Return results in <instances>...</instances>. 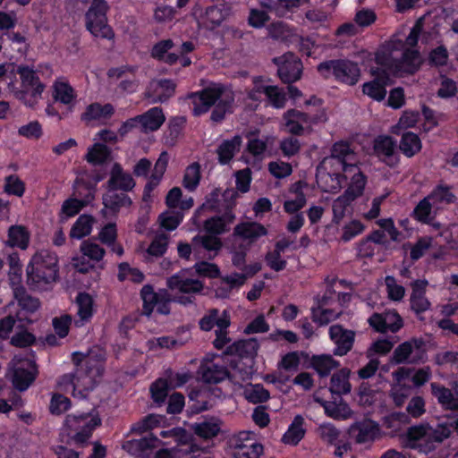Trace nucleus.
I'll return each mask as SVG.
<instances>
[{"label": "nucleus", "instance_id": "nucleus-1", "mask_svg": "<svg viewBox=\"0 0 458 458\" xmlns=\"http://www.w3.org/2000/svg\"><path fill=\"white\" fill-rule=\"evenodd\" d=\"M421 30L422 25L418 21L408 36L400 33L394 35L377 52V64L396 76L416 72L422 64V58L412 47L417 45Z\"/></svg>", "mask_w": 458, "mask_h": 458}, {"label": "nucleus", "instance_id": "nucleus-2", "mask_svg": "<svg viewBox=\"0 0 458 458\" xmlns=\"http://www.w3.org/2000/svg\"><path fill=\"white\" fill-rule=\"evenodd\" d=\"M105 355L90 351L76 363L73 373L64 375L58 381L63 391L72 390L74 397L85 398L94 389L103 374Z\"/></svg>", "mask_w": 458, "mask_h": 458}, {"label": "nucleus", "instance_id": "nucleus-3", "mask_svg": "<svg viewBox=\"0 0 458 458\" xmlns=\"http://www.w3.org/2000/svg\"><path fill=\"white\" fill-rule=\"evenodd\" d=\"M349 162H356V155L343 142L333 146L331 155L325 157L317 168L318 186L325 192L336 193L342 189Z\"/></svg>", "mask_w": 458, "mask_h": 458}, {"label": "nucleus", "instance_id": "nucleus-4", "mask_svg": "<svg viewBox=\"0 0 458 458\" xmlns=\"http://www.w3.org/2000/svg\"><path fill=\"white\" fill-rule=\"evenodd\" d=\"M453 428L450 423H437L436 426L420 423L406 430L402 437V443L406 448L428 454L450 437Z\"/></svg>", "mask_w": 458, "mask_h": 458}, {"label": "nucleus", "instance_id": "nucleus-5", "mask_svg": "<svg viewBox=\"0 0 458 458\" xmlns=\"http://www.w3.org/2000/svg\"><path fill=\"white\" fill-rule=\"evenodd\" d=\"M193 112L199 115L208 111L210 106L216 104L211 119L220 122L226 113H231L234 101V95L231 89L220 84L211 85L200 92L191 96Z\"/></svg>", "mask_w": 458, "mask_h": 458}, {"label": "nucleus", "instance_id": "nucleus-6", "mask_svg": "<svg viewBox=\"0 0 458 458\" xmlns=\"http://www.w3.org/2000/svg\"><path fill=\"white\" fill-rule=\"evenodd\" d=\"M26 274L28 284L33 289L47 290L57 279V256L47 250L37 251L27 266Z\"/></svg>", "mask_w": 458, "mask_h": 458}, {"label": "nucleus", "instance_id": "nucleus-7", "mask_svg": "<svg viewBox=\"0 0 458 458\" xmlns=\"http://www.w3.org/2000/svg\"><path fill=\"white\" fill-rule=\"evenodd\" d=\"M101 425L97 411L74 412L65 417L63 430L72 443L82 445L89 441L93 431Z\"/></svg>", "mask_w": 458, "mask_h": 458}, {"label": "nucleus", "instance_id": "nucleus-8", "mask_svg": "<svg viewBox=\"0 0 458 458\" xmlns=\"http://www.w3.org/2000/svg\"><path fill=\"white\" fill-rule=\"evenodd\" d=\"M108 4L106 0H92L86 13V28L95 38L113 39L114 31L107 24Z\"/></svg>", "mask_w": 458, "mask_h": 458}, {"label": "nucleus", "instance_id": "nucleus-9", "mask_svg": "<svg viewBox=\"0 0 458 458\" xmlns=\"http://www.w3.org/2000/svg\"><path fill=\"white\" fill-rule=\"evenodd\" d=\"M18 73L21 80V89L15 95L26 106L31 107L40 98L45 86L39 81L35 72L28 66H20Z\"/></svg>", "mask_w": 458, "mask_h": 458}, {"label": "nucleus", "instance_id": "nucleus-10", "mask_svg": "<svg viewBox=\"0 0 458 458\" xmlns=\"http://www.w3.org/2000/svg\"><path fill=\"white\" fill-rule=\"evenodd\" d=\"M318 70L324 77H328L332 73L336 80L348 85L356 84L360 78L358 65L347 60L325 62L318 65Z\"/></svg>", "mask_w": 458, "mask_h": 458}, {"label": "nucleus", "instance_id": "nucleus-11", "mask_svg": "<svg viewBox=\"0 0 458 458\" xmlns=\"http://www.w3.org/2000/svg\"><path fill=\"white\" fill-rule=\"evenodd\" d=\"M284 126L287 132L301 135L311 131L314 124L326 122L327 115L324 112H321L310 116L301 111L291 109L284 113Z\"/></svg>", "mask_w": 458, "mask_h": 458}, {"label": "nucleus", "instance_id": "nucleus-12", "mask_svg": "<svg viewBox=\"0 0 458 458\" xmlns=\"http://www.w3.org/2000/svg\"><path fill=\"white\" fill-rule=\"evenodd\" d=\"M12 382L19 391H25L35 380L38 369L34 360L29 357L16 355L12 360Z\"/></svg>", "mask_w": 458, "mask_h": 458}, {"label": "nucleus", "instance_id": "nucleus-13", "mask_svg": "<svg viewBox=\"0 0 458 458\" xmlns=\"http://www.w3.org/2000/svg\"><path fill=\"white\" fill-rule=\"evenodd\" d=\"M230 446L233 458H259L264 451L250 431H242L232 437Z\"/></svg>", "mask_w": 458, "mask_h": 458}, {"label": "nucleus", "instance_id": "nucleus-14", "mask_svg": "<svg viewBox=\"0 0 458 458\" xmlns=\"http://www.w3.org/2000/svg\"><path fill=\"white\" fill-rule=\"evenodd\" d=\"M229 7L224 4L211 5L205 9L195 6L192 12L199 27L208 30H213L219 27L229 16Z\"/></svg>", "mask_w": 458, "mask_h": 458}, {"label": "nucleus", "instance_id": "nucleus-15", "mask_svg": "<svg viewBox=\"0 0 458 458\" xmlns=\"http://www.w3.org/2000/svg\"><path fill=\"white\" fill-rule=\"evenodd\" d=\"M253 88L248 93L250 99L254 101H260L262 96H265L269 104L275 108H283L285 106L286 95L283 89L270 85L268 82L261 78L253 80Z\"/></svg>", "mask_w": 458, "mask_h": 458}, {"label": "nucleus", "instance_id": "nucleus-16", "mask_svg": "<svg viewBox=\"0 0 458 458\" xmlns=\"http://www.w3.org/2000/svg\"><path fill=\"white\" fill-rule=\"evenodd\" d=\"M357 158L356 162H349L344 174V181H348V183L343 194L344 198L353 201L362 196L367 184V177L357 165Z\"/></svg>", "mask_w": 458, "mask_h": 458}, {"label": "nucleus", "instance_id": "nucleus-17", "mask_svg": "<svg viewBox=\"0 0 458 458\" xmlns=\"http://www.w3.org/2000/svg\"><path fill=\"white\" fill-rule=\"evenodd\" d=\"M425 359L424 342L420 339H411L400 344L394 352L396 363H414Z\"/></svg>", "mask_w": 458, "mask_h": 458}, {"label": "nucleus", "instance_id": "nucleus-18", "mask_svg": "<svg viewBox=\"0 0 458 458\" xmlns=\"http://www.w3.org/2000/svg\"><path fill=\"white\" fill-rule=\"evenodd\" d=\"M274 63L277 65L278 75L284 82L291 83L301 78L302 64L293 53L274 58Z\"/></svg>", "mask_w": 458, "mask_h": 458}, {"label": "nucleus", "instance_id": "nucleus-19", "mask_svg": "<svg viewBox=\"0 0 458 458\" xmlns=\"http://www.w3.org/2000/svg\"><path fill=\"white\" fill-rule=\"evenodd\" d=\"M375 155L389 166H394L399 162L396 151V141L390 136L379 135L373 144Z\"/></svg>", "mask_w": 458, "mask_h": 458}, {"label": "nucleus", "instance_id": "nucleus-20", "mask_svg": "<svg viewBox=\"0 0 458 458\" xmlns=\"http://www.w3.org/2000/svg\"><path fill=\"white\" fill-rule=\"evenodd\" d=\"M170 290L184 293H199L203 288V284L199 279L193 278L189 270H182L172 276L167 280Z\"/></svg>", "mask_w": 458, "mask_h": 458}, {"label": "nucleus", "instance_id": "nucleus-21", "mask_svg": "<svg viewBox=\"0 0 458 458\" xmlns=\"http://www.w3.org/2000/svg\"><path fill=\"white\" fill-rule=\"evenodd\" d=\"M221 247L222 242L216 235H196L193 238V255L196 259H212Z\"/></svg>", "mask_w": 458, "mask_h": 458}, {"label": "nucleus", "instance_id": "nucleus-22", "mask_svg": "<svg viewBox=\"0 0 458 458\" xmlns=\"http://www.w3.org/2000/svg\"><path fill=\"white\" fill-rule=\"evenodd\" d=\"M369 323L377 332H397L403 327L401 317L395 311H386L384 314L375 313L369 318Z\"/></svg>", "mask_w": 458, "mask_h": 458}, {"label": "nucleus", "instance_id": "nucleus-23", "mask_svg": "<svg viewBox=\"0 0 458 458\" xmlns=\"http://www.w3.org/2000/svg\"><path fill=\"white\" fill-rule=\"evenodd\" d=\"M350 433L359 444L373 442L380 437V428L377 423L371 420L356 422L350 427Z\"/></svg>", "mask_w": 458, "mask_h": 458}, {"label": "nucleus", "instance_id": "nucleus-24", "mask_svg": "<svg viewBox=\"0 0 458 458\" xmlns=\"http://www.w3.org/2000/svg\"><path fill=\"white\" fill-rule=\"evenodd\" d=\"M114 111V106L111 104L93 103L86 107L81 118L87 124H103L112 116Z\"/></svg>", "mask_w": 458, "mask_h": 458}, {"label": "nucleus", "instance_id": "nucleus-25", "mask_svg": "<svg viewBox=\"0 0 458 458\" xmlns=\"http://www.w3.org/2000/svg\"><path fill=\"white\" fill-rule=\"evenodd\" d=\"M329 335L335 344L334 351L335 355H345L352 349L354 342V333L352 331L334 325L329 328Z\"/></svg>", "mask_w": 458, "mask_h": 458}, {"label": "nucleus", "instance_id": "nucleus-26", "mask_svg": "<svg viewBox=\"0 0 458 458\" xmlns=\"http://www.w3.org/2000/svg\"><path fill=\"white\" fill-rule=\"evenodd\" d=\"M315 402L318 403L323 408L327 416L334 420H347L352 416V411L350 406L343 401L342 398L330 402L324 401L318 396L315 395Z\"/></svg>", "mask_w": 458, "mask_h": 458}, {"label": "nucleus", "instance_id": "nucleus-27", "mask_svg": "<svg viewBox=\"0 0 458 458\" xmlns=\"http://www.w3.org/2000/svg\"><path fill=\"white\" fill-rule=\"evenodd\" d=\"M393 377L396 383L392 386L391 395L395 404L397 406H401L404 403L411 392L410 386H406L402 383L403 380L409 377V370L400 368L396 371L393 372Z\"/></svg>", "mask_w": 458, "mask_h": 458}, {"label": "nucleus", "instance_id": "nucleus-28", "mask_svg": "<svg viewBox=\"0 0 458 458\" xmlns=\"http://www.w3.org/2000/svg\"><path fill=\"white\" fill-rule=\"evenodd\" d=\"M110 191L122 190L131 191L135 186V182L130 173L123 171L119 164H114L112 167L110 179L108 181Z\"/></svg>", "mask_w": 458, "mask_h": 458}, {"label": "nucleus", "instance_id": "nucleus-29", "mask_svg": "<svg viewBox=\"0 0 458 458\" xmlns=\"http://www.w3.org/2000/svg\"><path fill=\"white\" fill-rule=\"evenodd\" d=\"M267 233V229L262 225L256 222H243L235 226L233 237H239L252 243Z\"/></svg>", "mask_w": 458, "mask_h": 458}, {"label": "nucleus", "instance_id": "nucleus-30", "mask_svg": "<svg viewBox=\"0 0 458 458\" xmlns=\"http://www.w3.org/2000/svg\"><path fill=\"white\" fill-rule=\"evenodd\" d=\"M136 117L139 128L144 132L157 131L165 119L162 109L159 107L150 108L145 114Z\"/></svg>", "mask_w": 458, "mask_h": 458}, {"label": "nucleus", "instance_id": "nucleus-31", "mask_svg": "<svg viewBox=\"0 0 458 458\" xmlns=\"http://www.w3.org/2000/svg\"><path fill=\"white\" fill-rule=\"evenodd\" d=\"M174 91V84L168 80L153 81L150 82L147 96L153 103L167 100Z\"/></svg>", "mask_w": 458, "mask_h": 458}, {"label": "nucleus", "instance_id": "nucleus-32", "mask_svg": "<svg viewBox=\"0 0 458 458\" xmlns=\"http://www.w3.org/2000/svg\"><path fill=\"white\" fill-rule=\"evenodd\" d=\"M53 97L55 100L65 106H72L75 103L77 94L65 79L59 78L54 82Z\"/></svg>", "mask_w": 458, "mask_h": 458}, {"label": "nucleus", "instance_id": "nucleus-33", "mask_svg": "<svg viewBox=\"0 0 458 458\" xmlns=\"http://www.w3.org/2000/svg\"><path fill=\"white\" fill-rule=\"evenodd\" d=\"M235 216L231 211L225 212L223 216H215L207 219L204 224L205 231L213 235L225 233L229 230Z\"/></svg>", "mask_w": 458, "mask_h": 458}, {"label": "nucleus", "instance_id": "nucleus-34", "mask_svg": "<svg viewBox=\"0 0 458 458\" xmlns=\"http://www.w3.org/2000/svg\"><path fill=\"white\" fill-rule=\"evenodd\" d=\"M305 433L304 418L301 415H296L283 435L282 442L288 445H297L304 437Z\"/></svg>", "mask_w": 458, "mask_h": 458}, {"label": "nucleus", "instance_id": "nucleus-35", "mask_svg": "<svg viewBox=\"0 0 458 458\" xmlns=\"http://www.w3.org/2000/svg\"><path fill=\"white\" fill-rule=\"evenodd\" d=\"M246 275L243 273H233L224 276L220 285L216 289V294L220 298H226L233 290H238L246 282Z\"/></svg>", "mask_w": 458, "mask_h": 458}, {"label": "nucleus", "instance_id": "nucleus-36", "mask_svg": "<svg viewBox=\"0 0 458 458\" xmlns=\"http://www.w3.org/2000/svg\"><path fill=\"white\" fill-rule=\"evenodd\" d=\"M427 284L428 282L425 280H417L412 284L411 305L416 313L423 312L429 309L430 303L425 297Z\"/></svg>", "mask_w": 458, "mask_h": 458}, {"label": "nucleus", "instance_id": "nucleus-37", "mask_svg": "<svg viewBox=\"0 0 458 458\" xmlns=\"http://www.w3.org/2000/svg\"><path fill=\"white\" fill-rule=\"evenodd\" d=\"M78 306L77 315L80 318L76 321L77 326H81L91 319L95 312V303L93 298L86 293H81L76 297Z\"/></svg>", "mask_w": 458, "mask_h": 458}, {"label": "nucleus", "instance_id": "nucleus-38", "mask_svg": "<svg viewBox=\"0 0 458 458\" xmlns=\"http://www.w3.org/2000/svg\"><path fill=\"white\" fill-rule=\"evenodd\" d=\"M203 380L207 383H219L226 378L228 373L225 366L205 360L200 367Z\"/></svg>", "mask_w": 458, "mask_h": 458}, {"label": "nucleus", "instance_id": "nucleus-39", "mask_svg": "<svg viewBox=\"0 0 458 458\" xmlns=\"http://www.w3.org/2000/svg\"><path fill=\"white\" fill-rule=\"evenodd\" d=\"M431 390L433 395L443 407L449 410H458V390L453 392L436 383L431 384Z\"/></svg>", "mask_w": 458, "mask_h": 458}, {"label": "nucleus", "instance_id": "nucleus-40", "mask_svg": "<svg viewBox=\"0 0 458 458\" xmlns=\"http://www.w3.org/2000/svg\"><path fill=\"white\" fill-rule=\"evenodd\" d=\"M168 161L169 156L167 152H162L155 164L151 178L145 187L144 199H147L149 196V192L159 183L166 170Z\"/></svg>", "mask_w": 458, "mask_h": 458}, {"label": "nucleus", "instance_id": "nucleus-41", "mask_svg": "<svg viewBox=\"0 0 458 458\" xmlns=\"http://www.w3.org/2000/svg\"><path fill=\"white\" fill-rule=\"evenodd\" d=\"M14 296L21 310L18 313V318L21 321L24 319L22 317V311L32 313L39 308L38 300L29 295L23 287L15 288Z\"/></svg>", "mask_w": 458, "mask_h": 458}, {"label": "nucleus", "instance_id": "nucleus-42", "mask_svg": "<svg viewBox=\"0 0 458 458\" xmlns=\"http://www.w3.org/2000/svg\"><path fill=\"white\" fill-rule=\"evenodd\" d=\"M94 217L89 215H81L72 225L70 231V237L81 240L90 234L94 225Z\"/></svg>", "mask_w": 458, "mask_h": 458}, {"label": "nucleus", "instance_id": "nucleus-43", "mask_svg": "<svg viewBox=\"0 0 458 458\" xmlns=\"http://www.w3.org/2000/svg\"><path fill=\"white\" fill-rule=\"evenodd\" d=\"M241 145L242 138L238 135L223 141L217 148L219 162L223 165L229 163L234 154L239 151Z\"/></svg>", "mask_w": 458, "mask_h": 458}, {"label": "nucleus", "instance_id": "nucleus-44", "mask_svg": "<svg viewBox=\"0 0 458 458\" xmlns=\"http://www.w3.org/2000/svg\"><path fill=\"white\" fill-rule=\"evenodd\" d=\"M350 369H342L331 377L330 392L334 394H344L351 391L349 382Z\"/></svg>", "mask_w": 458, "mask_h": 458}, {"label": "nucleus", "instance_id": "nucleus-45", "mask_svg": "<svg viewBox=\"0 0 458 458\" xmlns=\"http://www.w3.org/2000/svg\"><path fill=\"white\" fill-rule=\"evenodd\" d=\"M30 242V233L24 226L13 225L8 230L7 244L26 250Z\"/></svg>", "mask_w": 458, "mask_h": 458}, {"label": "nucleus", "instance_id": "nucleus-46", "mask_svg": "<svg viewBox=\"0 0 458 458\" xmlns=\"http://www.w3.org/2000/svg\"><path fill=\"white\" fill-rule=\"evenodd\" d=\"M310 364L321 377L327 376L334 369L339 366V362L328 354L313 356L310 360Z\"/></svg>", "mask_w": 458, "mask_h": 458}, {"label": "nucleus", "instance_id": "nucleus-47", "mask_svg": "<svg viewBox=\"0 0 458 458\" xmlns=\"http://www.w3.org/2000/svg\"><path fill=\"white\" fill-rule=\"evenodd\" d=\"M173 46L174 44L172 40H162L153 47L151 55L154 58L162 60L169 64H173L179 60V55L177 54L174 52L168 53Z\"/></svg>", "mask_w": 458, "mask_h": 458}, {"label": "nucleus", "instance_id": "nucleus-48", "mask_svg": "<svg viewBox=\"0 0 458 458\" xmlns=\"http://www.w3.org/2000/svg\"><path fill=\"white\" fill-rule=\"evenodd\" d=\"M422 144L419 136L413 132H406L403 135L400 141V150L407 157H411L419 153L421 149Z\"/></svg>", "mask_w": 458, "mask_h": 458}, {"label": "nucleus", "instance_id": "nucleus-49", "mask_svg": "<svg viewBox=\"0 0 458 458\" xmlns=\"http://www.w3.org/2000/svg\"><path fill=\"white\" fill-rule=\"evenodd\" d=\"M327 301L325 297L321 305L312 310L313 320L320 326L327 325L335 319L341 313L340 310L327 307Z\"/></svg>", "mask_w": 458, "mask_h": 458}, {"label": "nucleus", "instance_id": "nucleus-50", "mask_svg": "<svg viewBox=\"0 0 458 458\" xmlns=\"http://www.w3.org/2000/svg\"><path fill=\"white\" fill-rule=\"evenodd\" d=\"M168 241L164 235L157 236L148 247L142 250L143 259L146 261H152L154 259L163 256L167 250Z\"/></svg>", "mask_w": 458, "mask_h": 458}, {"label": "nucleus", "instance_id": "nucleus-51", "mask_svg": "<svg viewBox=\"0 0 458 458\" xmlns=\"http://www.w3.org/2000/svg\"><path fill=\"white\" fill-rule=\"evenodd\" d=\"M103 203L106 208L118 211L122 208H129L131 205V199L125 193H117L114 191H109L104 196Z\"/></svg>", "mask_w": 458, "mask_h": 458}, {"label": "nucleus", "instance_id": "nucleus-52", "mask_svg": "<svg viewBox=\"0 0 458 458\" xmlns=\"http://www.w3.org/2000/svg\"><path fill=\"white\" fill-rule=\"evenodd\" d=\"M243 396L252 403L267 402L269 397V392L260 384H248L243 387Z\"/></svg>", "mask_w": 458, "mask_h": 458}, {"label": "nucleus", "instance_id": "nucleus-53", "mask_svg": "<svg viewBox=\"0 0 458 458\" xmlns=\"http://www.w3.org/2000/svg\"><path fill=\"white\" fill-rule=\"evenodd\" d=\"M427 197L431 200L436 208L444 204L453 203L455 200L454 194L449 187L445 185L437 186Z\"/></svg>", "mask_w": 458, "mask_h": 458}, {"label": "nucleus", "instance_id": "nucleus-54", "mask_svg": "<svg viewBox=\"0 0 458 458\" xmlns=\"http://www.w3.org/2000/svg\"><path fill=\"white\" fill-rule=\"evenodd\" d=\"M387 85L386 81H381L375 79L369 82L363 84V93L376 101H381L385 99L386 95V87Z\"/></svg>", "mask_w": 458, "mask_h": 458}, {"label": "nucleus", "instance_id": "nucleus-55", "mask_svg": "<svg viewBox=\"0 0 458 458\" xmlns=\"http://www.w3.org/2000/svg\"><path fill=\"white\" fill-rule=\"evenodd\" d=\"M170 442H162L160 439H158L154 435L150 434L143 438L137 439V440H131L130 442H127L124 445V448L128 449V446H135L141 450L142 452H146L148 450H153L159 448L165 445H168Z\"/></svg>", "mask_w": 458, "mask_h": 458}, {"label": "nucleus", "instance_id": "nucleus-56", "mask_svg": "<svg viewBox=\"0 0 458 458\" xmlns=\"http://www.w3.org/2000/svg\"><path fill=\"white\" fill-rule=\"evenodd\" d=\"M140 293L143 301V312L147 316H149L155 311L157 302L161 295V291L156 293L152 286L145 285L141 289Z\"/></svg>", "mask_w": 458, "mask_h": 458}, {"label": "nucleus", "instance_id": "nucleus-57", "mask_svg": "<svg viewBox=\"0 0 458 458\" xmlns=\"http://www.w3.org/2000/svg\"><path fill=\"white\" fill-rule=\"evenodd\" d=\"M110 155L109 148L101 143H95L89 148L86 154V160L92 165H100L107 160Z\"/></svg>", "mask_w": 458, "mask_h": 458}, {"label": "nucleus", "instance_id": "nucleus-58", "mask_svg": "<svg viewBox=\"0 0 458 458\" xmlns=\"http://www.w3.org/2000/svg\"><path fill=\"white\" fill-rule=\"evenodd\" d=\"M420 119L418 111L405 110L401 115L398 123L391 128V132L398 134L401 130L414 127Z\"/></svg>", "mask_w": 458, "mask_h": 458}, {"label": "nucleus", "instance_id": "nucleus-59", "mask_svg": "<svg viewBox=\"0 0 458 458\" xmlns=\"http://www.w3.org/2000/svg\"><path fill=\"white\" fill-rule=\"evenodd\" d=\"M192 428L199 437L205 439H210L216 437L220 430L219 424L215 420H204L195 423Z\"/></svg>", "mask_w": 458, "mask_h": 458}, {"label": "nucleus", "instance_id": "nucleus-60", "mask_svg": "<svg viewBox=\"0 0 458 458\" xmlns=\"http://www.w3.org/2000/svg\"><path fill=\"white\" fill-rule=\"evenodd\" d=\"M274 140V137L268 136L265 139H250L247 147L248 152L258 159H262L265 157L267 144H273Z\"/></svg>", "mask_w": 458, "mask_h": 458}, {"label": "nucleus", "instance_id": "nucleus-61", "mask_svg": "<svg viewBox=\"0 0 458 458\" xmlns=\"http://www.w3.org/2000/svg\"><path fill=\"white\" fill-rule=\"evenodd\" d=\"M319 437L330 445H336L340 437V430L330 422L321 423L318 428Z\"/></svg>", "mask_w": 458, "mask_h": 458}, {"label": "nucleus", "instance_id": "nucleus-62", "mask_svg": "<svg viewBox=\"0 0 458 458\" xmlns=\"http://www.w3.org/2000/svg\"><path fill=\"white\" fill-rule=\"evenodd\" d=\"M200 181V166L197 163L189 165L183 176V186L189 191H194Z\"/></svg>", "mask_w": 458, "mask_h": 458}, {"label": "nucleus", "instance_id": "nucleus-63", "mask_svg": "<svg viewBox=\"0 0 458 458\" xmlns=\"http://www.w3.org/2000/svg\"><path fill=\"white\" fill-rule=\"evenodd\" d=\"M435 208L431 200L425 197L420 200L413 210L414 218L420 222L428 224L431 221V210Z\"/></svg>", "mask_w": 458, "mask_h": 458}, {"label": "nucleus", "instance_id": "nucleus-64", "mask_svg": "<svg viewBox=\"0 0 458 458\" xmlns=\"http://www.w3.org/2000/svg\"><path fill=\"white\" fill-rule=\"evenodd\" d=\"M353 200L349 199L348 198H344V195L342 194L338 198H336L332 204V211H333V222L336 225L340 224V222L345 216L348 207Z\"/></svg>", "mask_w": 458, "mask_h": 458}]
</instances>
